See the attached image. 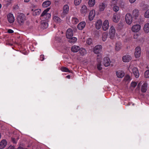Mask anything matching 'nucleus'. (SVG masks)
<instances>
[{"label":"nucleus","instance_id":"obj_10","mask_svg":"<svg viewBox=\"0 0 149 149\" xmlns=\"http://www.w3.org/2000/svg\"><path fill=\"white\" fill-rule=\"evenodd\" d=\"M102 48V47L101 45H97L94 47L93 52L95 54H98L101 51Z\"/></svg>","mask_w":149,"mask_h":149},{"label":"nucleus","instance_id":"obj_56","mask_svg":"<svg viewBox=\"0 0 149 149\" xmlns=\"http://www.w3.org/2000/svg\"><path fill=\"white\" fill-rule=\"evenodd\" d=\"M7 149H13V146H10Z\"/></svg>","mask_w":149,"mask_h":149},{"label":"nucleus","instance_id":"obj_22","mask_svg":"<svg viewBox=\"0 0 149 149\" xmlns=\"http://www.w3.org/2000/svg\"><path fill=\"white\" fill-rule=\"evenodd\" d=\"M86 26V23L84 21L80 22L78 25L77 28L80 30H82Z\"/></svg>","mask_w":149,"mask_h":149},{"label":"nucleus","instance_id":"obj_51","mask_svg":"<svg viewBox=\"0 0 149 149\" xmlns=\"http://www.w3.org/2000/svg\"><path fill=\"white\" fill-rule=\"evenodd\" d=\"M61 70L62 71L65 72V67H62L61 68Z\"/></svg>","mask_w":149,"mask_h":149},{"label":"nucleus","instance_id":"obj_35","mask_svg":"<svg viewBox=\"0 0 149 149\" xmlns=\"http://www.w3.org/2000/svg\"><path fill=\"white\" fill-rule=\"evenodd\" d=\"M108 36V33L106 32H104L102 34V40L103 41H105L107 39Z\"/></svg>","mask_w":149,"mask_h":149},{"label":"nucleus","instance_id":"obj_29","mask_svg":"<svg viewBox=\"0 0 149 149\" xmlns=\"http://www.w3.org/2000/svg\"><path fill=\"white\" fill-rule=\"evenodd\" d=\"M41 26L43 29H46L48 26V23L45 20L41 21Z\"/></svg>","mask_w":149,"mask_h":149},{"label":"nucleus","instance_id":"obj_27","mask_svg":"<svg viewBox=\"0 0 149 149\" xmlns=\"http://www.w3.org/2000/svg\"><path fill=\"white\" fill-rule=\"evenodd\" d=\"M7 144V142L6 140H3L0 142V149L4 148Z\"/></svg>","mask_w":149,"mask_h":149},{"label":"nucleus","instance_id":"obj_32","mask_svg":"<svg viewBox=\"0 0 149 149\" xmlns=\"http://www.w3.org/2000/svg\"><path fill=\"white\" fill-rule=\"evenodd\" d=\"M53 19L54 21L57 23H59L61 22V19L57 16H54Z\"/></svg>","mask_w":149,"mask_h":149},{"label":"nucleus","instance_id":"obj_21","mask_svg":"<svg viewBox=\"0 0 149 149\" xmlns=\"http://www.w3.org/2000/svg\"><path fill=\"white\" fill-rule=\"evenodd\" d=\"M143 29L145 33H149V23H147L144 24Z\"/></svg>","mask_w":149,"mask_h":149},{"label":"nucleus","instance_id":"obj_28","mask_svg":"<svg viewBox=\"0 0 149 149\" xmlns=\"http://www.w3.org/2000/svg\"><path fill=\"white\" fill-rule=\"evenodd\" d=\"M79 52L81 56H84L86 54L87 51L85 48H81L79 50Z\"/></svg>","mask_w":149,"mask_h":149},{"label":"nucleus","instance_id":"obj_8","mask_svg":"<svg viewBox=\"0 0 149 149\" xmlns=\"http://www.w3.org/2000/svg\"><path fill=\"white\" fill-rule=\"evenodd\" d=\"M109 22L107 19L105 20L103 22L102 24V28L103 30L104 31H106L109 28Z\"/></svg>","mask_w":149,"mask_h":149},{"label":"nucleus","instance_id":"obj_26","mask_svg":"<svg viewBox=\"0 0 149 149\" xmlns=\"http://www.w3.org/2000/svg\"><path fill=\"white\" fill-rule=\"evenodd\" d=\"M69 39L68 40L69 42L71 44H74L76 43L77 40V38L75 37H71L70 38H68Z\"/></svg>","mask_w":149,"mask_h":149},{"label":"nucleus","instance_id":"obj_52","mask_svg":"<svg viewBox=\"0 0 149 149\" xmlns=\"http://www.w3.org/2000/svg\"><path fill=\"white\" fill-rule=\"evenodd\" d=\"M142 84L141 82L140 81L137 85V87L138 88H140V85Z\"/></svg>","mask_w":149,"mask_h":149},{"label":"nucleus","instance_id":"obj_2","mask_svg":"<svg viewBox=\"0 0 149 149\" xmlns=\"http://www.w3.org/2000/svg\"><path fill=\"white\" fill-rule=\"evenodd\" d=\"M26 20L25 15L22 13H18L17 17V21L20 25H23Z\"/></svg>","mask_w":149,"mask_h":149},{"label":"nucleus","instance_id":"obj_11","mask_svg":"<svg viewBox=\"0 0 149 149\" xmlns=\"http://www.w3.org/2000/svg\"><path fill=\"white\" fill-rule=\"evenodd\" d=\"M97 56L98 63L97 64V69L99 70H100L102 69V67L101 66V63L102 56L101 54L98 55Z\"/></svg>","mask_w":149,"mask_h":149},{"label":"nucleus","instance_id":"obj_49","mask_svg":"<svg viewBox=\"0 0 149 149\" xmlns=\"http://www.w3.org/2000/svg\"><path fill=\"white\" fill-rule=\"evenodd\" d=\"M8 32L9 33H11L13 32V31L12 29H9L8 30Z\"/></svg>","mask_w":149,"mask_h":149},{"label":"nucleus","instance_id":"obj_6","mask_svg":"<svg viewBox=\"0 0 149 149\" xmlns=\"http://www.w3.org/2000/svg\"><path fill=\"white\" fill-rule=\"evenodd\" d=\"M141 47L137 46L135 49L134 55L136 58H139L141 55Z\"/></svg>","mask_w":149,"mask_h":149},{"label":"nucleus","instance_id":"obj_55","mask_svg":"<svg viewBox=\"0 0 149 149\" xmlns=\"http://www.w3.org/2000/svg\"><path fill=\"white\" fill-rule=\"evenodd\" d=\"M66 77L67 78H68V79H70V75H67L66 76Z\"/></svg>","mask_w":149,"mask_h":149},{"label":"nucleus","instance_id":"obj_3","mask_svg":"<svg viewBox=\"0 0 149 149\" xmlns=\"http://www.w3.org/2000/svg\"><path fill=\"white\" fill-rule=\"evenodd\" d=\"M50 9V8H48L43 11L40 16L41 19H47L50 17V14L47 13V12L49 11Z\"/></svg>","mask_w":149,"mask_h":149},{"label":"nucleus","instance_id":"obj_57","mask_svg":"<svg viewBox=\"0 0 149 149\" xmlns=\"http://www.w3.org/2000/svg\"><path fill=\"white\" fill-rule=\"evenodd\" d=\"M30 0H24V1L26 2H28Z\"/></svg>","mask_w":149,"mask_h":149},{"label":"nucleus","instance_id":"obj_44","mask_svg":"<svg viewBox=\"0 0 149 149\" xmlns=\"http://www.w3.org/2000/svg\"><path fill=\"white\" fill-rule=\"evenodd\" d=\"M137 83L135 81L132 82L131 83V86L132 87L134 88L136 86Z\"/></svg>","mask_w":149,"mask_h":149},{"label":"nucleus","instance_id":"obj_36","mask_svg":"<svg viewBox=\"0 0 149 149\" xmlns=\"http://www.w3.org/2000/svg\"><path fill=\"white\" fill-rule=\"evenodd\" d=\"M95 0H89L88 2V4L90 7H93L95 4Z\"/></svg>","mask_w":149,"mask_h":149},{"label":"nucleus","instance_id":"obj_1","mask_svg":"<svg viewBox=\"0 0 149 149\" xmlns=\"http://www.w3.org/2000/svg\"><path fill=\"white\" fill-rule=\"evenodd\" d=\"M128 69L132 75L133 74L135 78H137L139 77V74L137 68L134 66L130 64Z\"/></svg>","mask_w":149,"mask_h":149},{"label":"nucleus","instance_id":"obj_17","mask_svg":"<svg viewBox=\"0 0 149 149\" xmlns=\"http://www.w3.org/2000/svg\"><path fill=\"white\" fill-rule=\"evenodd\" d=\"M102 25V21L100 19H98L97 21L95 24L96 28L97 29H100Z\"/></svg>","mask_w":149,"mask_h":149},{"label":"nucleus","instance_id":"obj_7","mask_svg":"<svg viewBox=\"0 0 149 149\" xmlns=\"http://www.w3.org/2000/svg\"><path fill=\"white\" fill-rule=\"evenodd\" d=\"M141 26L139 24H136L133 25L131 28L132 31L134 33H137L141 29Z\"/></svg>","mask_w":149,"mask_h":149},{"label":"nucleus","instance_id":"obj_45","mask_svg":"<svg viewBox=\"0 0 149 149\" xmlns=\"http://www.w3.org/2000/svg\"><path fill=\"white\" fill-rule=\"evenodd\" d=\"M60 51L62 53H64L65 52V46H61V49L60 50Z\"/></svg>","mask_w":149,"mask_h":149},{"label":"nucleus","instance_id":"obj_37","mask_svg":"<svg viewBox=\"0 0 149 149\" xmlns=\"http://www.w3.org/2000/svg\"><path fill=\"white\" fill-rule=\"evenodd\" d=\"M118 0H111L110 2V5L111 6H113L116 5Z\"/></svg>","mask_w":149,"mask_h":149},{"label":"nucleus","instance_id":"obj_31","mask_svg":"<svg viewBox=\"0 0 149 149\" xmlns=\"http://www.w3.org/2000/svg\"><path fill=\"white\" fill-rule=\"evenodd\" d=\"M79 22V20L76 17L73 16L72 18V22L73 24H76Z\"/></svg>","mask_w":149,"mask_h":149},{"label":"nucleus","instance_id":"obj_48","mask_svg":"<svg viewBox=\"0 0 149 149\" xmlns=\"http://www.w3.org/2000/svg\"><path fill=\"white\" fill-rule=\"evenodd\" d=\"M130 78V77L129 75L126 76L125 77V79L127 80H129Z\"/></svg>","mask_w":149,"mask_h":149},{"label":"nucleus","instance_id":"obj_46","mask_svg":"<svg viewBox=\"0 0 149 149\" xmlns=\"http://www.w3.org/2000/svg\"><path fill=\"white\" fill-rule=\"evenodd\" d=\"M44 59V56L43 55H40V60L41 61H43Z\"/></svg>","mask_w":149,"mask_h":149},{"label":"nucleus","instance_id":"obj_50","mask_svg":"<svg viewBox=\"0 0 149 149\" xmlns=\"http://www.w3.org/2000/svg\"><path fill=\"white\" fill-rule=\"evenodd\" d=\"M11 140H12V142H13V143H16V142L15 141V140L14 138H13V137H12L11 138Z\"/></svg>","mask_w":149,"mask_h":149},{"label":"nucleus","instance_id":"obj_5","mask_svg":"<svg viewBox=\"0 0 149 149\" xmlns=\"http://www.w3.org/2000/svg\"><path fill=\"white\" fill-rule=\"evenodd\" d=\"M109 34L111 39L113 40L115 38V30L113 26H111L110 29Z\"/></svg>","mask_w":149,"mask_h":149},{"label":"nucleus","instance_id":"obj_54","mask_svg":"<svg viewBox=\"0 0 149 149\" xmlns=\"http://www.w3.org/2000/svg\"><path fill=\"white\" fill-rule=\"evenodd\" d=\"M66 72H70L71 71L68 68H66Z\"/></svg>","mask_w":149,"mask_h":149},{"label":"nucleus","instance_id":"obj_34","mask_svg":"<svg viewBox=\"0 0 149 149\" xmlns=\"http://www.w3.org/2000/svg\"><path fill=\"white\" fill-rule=\"evenodd\" d=\"M121 47V44L120 42H117L116 44L115 49L116 51H118L120 50Z\"/></svg>","mask_w":149,"mask_h":149},{"label":"nucleus","instance_id":"obj_59","mask_svg":"<svg viewBox=\"0 0 149 149\" xmlns=\"http://www.w3.org/2000/svg\"><path fill=\"white\" fill-rule=\"evenodd\" d=\"M1 4L0 3V9L1 8Z\"/></svg>","mask_w":149,"mask_h":149},{"label":"nucleus","instance_id":"obj_41","mask_svg":"<svg viewBox=\"0 0 149 149\" xmlns=\"http://www.w3.org/2000/svg\"><path fill=\"white\" fill-rule=\"evenodd\" d=\"M92 39L91 38H89L87 40L86 42L88 45H90L92 43Z\"/></svg>","mask_w":149,"mask_h":149},{"label":"nucleus","instance_id":"obj_18","mask_svg":"<svg viewBox=\"0 0 149 149\" xmlns=\"http://www.w3.org/2000/svg\"><path fill=\"white\" fill-rule=\"evenodd\" d=\"M120 17L119 15L116 13L114 14L112 18L113 21L114 22H118L119 20Z\"/></svg>","mask_w":149,"mask_h":149},{"label":"nucleus","instance_id":"obj_60","mask_svg":"<svg viewBox=\"0 0 149 149\" xmlns=\"http://www.w3.org/2000/svg\"><path fill=\"white\" fill-rule=\"evenodd\" d=\"M69 18H70V17H69L68 18V19H69Z\"/></svg>","mask_w":149,"mask_h":149},{"label":"nucleus","instance_id":"obj_23","mask_svg":"<svg viewBox=\"0 0 149 149\" xmlns=\"http://www.w3.org/2000/svg\"><path fill=\"white\" fill-rule=\"evenodd\" d=\"M148 87V83L146 82L143 83L141 86V90L142 92L145 93L146 92Z\"/></svg>","mask_w":149,"mask_h":149},{"label":"nucleus","instance_id":"obj_58","mask_svg":"<svg viewBox=\"0 0 149 149\" xmlns=\"http://www.w3.org/2000/svg\"><path fill=\"white\" fill-rule=\"evenodd\" d=\"M140 64L142 66H143L144 65L143 64V63H142L141 62H140Z\"/></svg>","mask_w":149,"mask_h":149},{"label":"nucleus","instance_id":"obj_16","mask_svg":"<svg viewBox=\"0 0 149 149\" xmlns=\"http://www.w3.org/2000/svg\"><path fill=\"white\" fill-rule=\"evenodd\" d=\"M107 6V4L104 2L100 3L99 6V11L101 12L103 11Z\"/></svg>","mask_w":149,"mask_h":149},{"label":"nucleus","instance_id":"obj_40","mask_svg":"<svg viewBox=\"0 0 149 149\" xmlns=\"http://www.w3.org/2000/svg\"><path fill=\"white\" fill-rule=\"evenodd\" d=\"M81 0H74V4L76 6L79 5L81 3Z\"/></svg>","mask_w":149,"mask_h":149},{"label":"nucleus","instance_id":"obj_12","mask_svg":"<svg viewBox=\"0 0 149 149\" xmlns=\"http://www.w3.org/2000/svg\"><path fill=\"white\" fill-rule=\"evenodd\" d=\"M73 32L72 30L71 29H68L66 32V36L68 38H71L73 35Z\"/></svg>","mask_w":149,"mask_h":149},{"label":"nucleus","instance_id":"obj_24","mask_svg":"<svg viewBox=\"0 0 149 149\" xmlns=\"http://www.w3.org/2000/svg\"><path fill=\"white\" fill-rule=\"evenodd\" d=\"M80 49V48L79 46L74 45L72 47L71 50L73 52H77Z\"/></svg>","mask_w":149,"mask_h":149},{"label":"nucleus","instance_id":"obj_14","mask_svg":"<svg viewBox=\"0 0 149 149\" xmlns=\"http://www.w3.org/2000/svg\"><path fill=\"white\" fill-rule=\"evenodd\" d=\"M88 9L87 6L84 5H83L80 9V12L82 14L84 15H85L88 12Z\"/></svg>","mask_w":149,"mask_h":149},{"label":"nucleus","instance_id":"obj_20","mask_svg":"<svg viewBox=\"0 0 149 149\" xmlns=\"http://www.w3.org/2000/svg\"><path fill=\"white\" fill-rule=\"evenodd\" d=\"M31 11L33 12V15L34 16H37L40 15L41 12L40 9H39L34 10L32 9Z\"/></svg>","mask_w":149,"mask_h":149},{"label":"nucleus","instance_id":"obj_30","mask_svg":"<svg viewBox=\"0 0 149 149\" xmlns=\"http://www.w3.org/2000/svg\"><path fill=\"white\" fill-rule=\"evenodd\" d=\"M51 4V2L50 1L47 0L45 1L42 4V6L43 7L46 8L48 7Z\"/></svg>","mask_w":149,"mask_h":149},{"label":"nucleus","instance_id":"obj_25","mask_svg":"<svg viewBox=\"0 0 149 149\" xmlns=\"http://www.w3.org/2000/svg\"><path fill=\"white\" fill-rule=\"evenodd\" d=\"M116 75L118 78H122L124 75V72L122 71L119 70L116 72Z\"/></svg>","mask_w":149,"mask_h":149},{"label":"nucleus","instance_id":"obj_42","mask_svg":"<svg viewBox=\"0 0 149 149\" xmlns=\"http://www.w3.org/2000/svg\"><path fill=\"white\" fill-rule=\"evenodd\" d=\"M113 6V10L114 11L117 12L119 10V8L118 6H116V5Z\"/></svg>","mask_w":149,"mask_h":149},{"label":"nucleus","instance_id":"obj_39","mask_svg":"<svg viewBox=\"0 0 149 149\" xmlns=\"http://www.w3.org/2000/svg\"><path fill=\"white\" fill-rule=\"evenodd\" d=\"M144 77L146 78H149V70H147L144 73Z\"/></svg>","mask_w":149,"mask_h":149},{"label":"nucleus","instance_id":"obj_9","mask_svg":"<svg viewBox=\"0 0 149 149\" xmlns=\"http://www.w3.org/2000/svg\"><path fill=\"white\" fill-rule=\"evenodd\" d=\"M7 18L8 21L10 23H13L15 20L13 14L11 13H10L7 15Z\"/></svg>","mask_w":149,"mask_h":149},{"label":"nucleus","instance_id":"obj_4","mask_svg":"<svg viewBox=\"0 0 149 149\" xmlns=\"http://www.w3.org/2000/svg\"><path fill=\"white\" fill-rule=\"evenodd\" d=\"M125 20L126 23L128 25H130L132 22V15L128 13L125 15Z\"/></svg>","mask_w":149,"mask_h":149},{"label":"nucleus","instance_id":"obj_47","mask_svg":"<svg viewBox=\"0 0 149 149\" xmlns=\"http://www.w3.org/2000/svg\"><path fill=\"white\" fill-rule=\"evenodd\" d=\"M69 10V7L68 5H66V12H68Z\"/></svg>","mask_w":149,"mask_h":149},{"label":"nucleus","instance_id":"obj_61","mask_svg":"<svg viewBox=\"0 0 149 149\" xmlns=\"http://www.w3.org/2000/svg\"><path fill=\"white\" fill-rule=\"evenodd\" d=\"M63 33V32H62V34Z\"/></svg>","mask_w":149,"mask_h":149},{"label":"nucleus","instance_id":"obj_13","mask_svg":"<svg viewBox=\"0 0 149 149\" xmlns=\"http://www.w3.org/2000/svg\"><path fill=\"white\" fill-rule=\"evenodd\" d=\"M132 59L131 56L128 54L123 56L122 58V60L123 62H128Z\"/></svg>","mask_w":149,"mask_h":149},{"label":"nucleus","instance_id":"obj_19","mask_svg":"<svg viewBox=\"0 0 149 149\" xmlns=\"http://www.w3.org/2000/svg\"><path fill=\"white\" fill-rule=\"evenodd\" d=\"M110 63V61L109 58L105 57L104 58L103 64L104 66L107 67L109 65Z\"/></svg>","mask_w":149,"mask_h":149},{"label":"nucleus","instance_id":"obj_43","mask_svg":"<svg viewBox=\"0 0 149 149\" xmlns=\"http://www.w3.org/2000/svg\"><path fill=\"white\" fill-rule=\"evenodd\" d=\"M65 5H64L63 8V12L61 15V16L64 17L65 16Z\"/></svg>","mask_w":149,"mask_h":149},{"label":"nucleus","instance_id":"obj_33","mask_svg":"<svg viewBox=\"0 0 149 149\" xmlns=\"http://www.w3.org/2000/svg\"><path fill=\"white\" fill-rule=\"evenodd\" d=\"M133 15L136 18H137L139 15V11L138 10L134 9L133 10L132 13Z\"/></svg>","mask_w":149,"mask_h":149},{"label":"nucleus","instance_id":"obj_38","mask_svg":"<svg viewBox=\"0 0 149 149\" xmlns=\"http://www.w3.org/2000/svg\"><path fill=\"white\" fill-rule=\"evenodd\" d=\"M144 16L146 18H149V9L146 11L144 14Z\"/></svg>","mask_w":149,"mask_h":149},{"label":"nucleus","instance_id":"obj_53","mask_svg":"<svg viewBox=\"0 0 149 149\" xmlns=\"http://www.w3.org/2000/svg\"><path fill=\"white\" fill-rule=\"evenodd\" d=\"M136 0H130V2L131 3H134Z\"/></svg>","mask_w":149,"mask_h":149},{"label":"nucleus","instance_id":"obj_15","mask_svg":"<svg viewBox=\"0 0 149 149\" xmlns=\"http://www.w3.org/2000/svg\"><path fill=\"white\" fill-rule=\"evenodd\" d=\"M95 15V11L93 10L91 11L88 15L89 19L90 21L92 20L94 18Z\"/></svg>","mask_w":149,"mask_h":149}]
</instances>
